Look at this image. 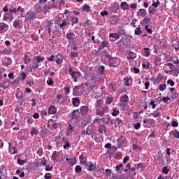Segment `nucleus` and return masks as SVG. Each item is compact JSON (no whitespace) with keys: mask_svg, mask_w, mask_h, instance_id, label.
<instances>
[{"mask_svg":"<svg viewBox=\"0 0 179 179\" xmlns=\"http://www.w3.org/2000/svg\"><path fill=\"white\" fill-rule=\"evenodd\" d=\"M69 73L71 75L75 83L78 82V79L82 76V73H80V72L73 71L72 67L69 69Z\"/></svg>","mask_w":179,"mask_h":179,"instance_id":"obj_1","label":"nucleus"},{"mask_svg":"<svg viewBox=\"0 0 179 179\" xmlns=\"http://www.w3.org/2000/svg\"><path fill=\"white\" fill-rule=\"evenodd\" d=\"M108 62L110 65V66H113V68H115V66H118V58L117 57H113L111 56H108Z\"/></svg>","mask_w":179,"mask_h":179,"instance_id":"obj_2","label":"nucleus"},{"mask_svg":"<svg viewBox=\"0 0 179 179\" xmlns=\"http://www.w3.org/2000/svg\"><path fill=\"white\" fill-rule=\"evenodd\" d=\"M127 145V138L125 136H122L117 139V148H122Z\"/></svg>","mask_w":179,"mask_h":179,"instance_id":"obj_3","label":"nucleus"},{"mask_svg":"<svg viewBox=\"0 0 179 179\" xmlns=\"http://www.w3.org/2000/svg\"><path fill=\"white\" fill-rule=\"evenodd\" d=\"M36 13L33 12V11H28L26 14H25V20H34V19H36Z\"/></svg>","mask_w":179,"mask_h":179,"instance_id":"obj_4","label":"nucleus"},{"mask_svg":"<svg viewBox=\"0 0 179 179\" xmlns=\"http://www.w3.org/2000/svg\"><path fill=\"white\" fill-rule=\"evenodd\" d=\"M136 164H133L131 165V168L128 171V174L130 176V177H134V176H136Z\"/></svg>","mask_w":179,"mask_h":179,"instance_id":"obj_5","label":"nucleus"},{"mask_svg":"<svg viewBox=\"0 0 179 179\" xmlns=\"http://www.w3.org/2000/svg\"><path fill=\"white\" fill-rule=\"evenodd\" d=\"M96 115H99V117H104V113H106V108H95Z\"/></svg>","mask_w":179,"mask_h":179,"instance_id":"obj_6","label":"nucleus"},{"mask_svg":"<svg viewBox=\"0 0 179 179\" xmlns=\"http://www.w3.org/2000/svg\"><path fill=\"white\" fill-rule=\"evenodd\" d=\"M80 111L82 115H86L89 113V107L87 106H83L80 107Z\"/></svg>","mask_w":179,"mask_h":179,"instance_id":"obj_7","label":"nucleus"},{"mask_svg":"<svg viewBox=\"0 0 179 179\" xmlns=\"http://www.w3.org/2000/svg\"><path fill=\"white\" fill-rule=\"evenodd\" d=\"M109 44L110 43L107 41H103L101 42L98 48V51H101L103 48H105L106 47H108Z\"/></svg>","mask_w":179,"mask_h":179,"instance_id":"obj_8","label":"nucleus"},{"mask_svg":"<svg viewBox=\"0 0 179 179\" xmlns=\"http://www.w3.org/2000/svg\"><path fill=\"white\" fill-rule=\"evenodd\" d=\"M56 61L55 62L58 64V65H61V64L62 62H64V56L62 55V54H58L57 56H56Z\"/></svg>","mask_w":179,"mask_h":179,"instance_id":"obj_9","label":"nucleus"},{"mask_svg":"<svg viewBox=\"0 0 179 179\" xmlns=\"http://www.w3.org/2000/svg\"><path fill=\"white\" fill-rule=\"evenodd\" d=\"M82 89V85L75 86L73 89V96H78L79 94V90Z\"/></svg>","mask_w":179,"mask_h":179,"instance_id":"obj_10","label":"nucleus"},{"mask_svg":"<svg viewBox=\"0 0 179 179\" xmlns=\"http://www.w3.org/2000/svg\"><path fill=\"white\" fill-rule=\"evenodd\" d=\"M115 171H117V173H122V171H125V167H124V164H120L119 165L116 166Z\"/></svg>","mask_w":179,"mask_h":179,"instance_id":"obj_11","label":"nucleus"},{"mask_svg":"<svg viewBox=\"0 0 179 179\" xmlns=\"http://www.w3.org/2000/svg\"><path fill=\"white\" fill-rule=\"evenodd\" d=\"M85 86H87V92H92V90H93L96 87V84H93V83H88L87 84H85Z\"/></svg>","mask_w":179,"mask_h":179,"instance_id":"obj_12","label":"nucleus"},{"mask_svg":"<svg viewBox=\"0 0 179 179\" xmlns=\"http://www.w3.org/2000/svg\"><path fill=\"white\" fill-rule=\"evenodd\" d=\"M122 122V120H120V118H116V119H113L112 120V125H115V127H118L120 125V124H121Z\"/></svg>","mask_w":179,"mask_h":179,"instance_id":"obj_13","label":"nucleus"},{"mask_svg":"<svg viewBox=\"0 0 179 179\" xmlns=\"http://www.w3.org/2000/svg\"><path fill=\"white\" fill-rule=\"evenodd\" d=\"M103 131L107 132V127L104 124H101L99 126L98 132L99 134H103Z\"/></svg>","mask_w":179,"mask_h":179,"instance_id":"obj_14","label":"nucleus"},{"mask_svg":"<svg viewBox=\"0 0 179 179\" xmlns=\"http://www.w3.org/2000/svg\"><path fill=\"white\" fill-rule=\"evenodd\" d=\"M120 8L124 10H129V5H128V3L125 1H123L120 3Z\"/></svg>","mask_w":179,"mask_h":179,"instance_id":"obj_15","label":"nucleus"},{"mask_svg":"<svg viewBox=\"0 0 179 179\" xmlns=\"http://www.w3.org/2000/svg\"><path fill=\"white\" fill-rule=\"evenodd\" d=\"M44 61V57H40V56H34V58L32 59L33 62H43Z\"/></svg>","mask_w":179,"mask_h":179,"instance_id":"obj_16","label":"nucleus"},{"mask_svg":"<svg viewBox=\"0 0 179 179\" xmlns=\"http://www.w3.org/2000/svg\"><path fill=\"white\" fill-rule=\"evenodd\" d=\"M66 37L69 41H71L72 40H75L76 35L73 32H69L66 34Z\"/></svg>","mask_w":179,"mask_h":179,"instance_id":"obj_17","label":"nucleus"},{"mask_svg":"<svg viewBox=\"0 0 179 179\" xmlns=\"http://www.w3.org/2000/svg\"><path fill=\"white\" fill-rule=\"evenodd\" d=\"M99 78H100V76L99 74H96L93 76L92 78H91L92 83H93L94 85H96V83L99 82Z\"/></svg>","mask_w":179,"mask_h":179,"instance_id":"obj_18","label":"nucleus"},{"mask_svg":"<svg viewBox=\"0 0 179 179\" xmlns=\"http://www.w3.org/2000/svg\"><path fill=\"white\" fill-rule=\"evenodd\" d=\"M12 64V59L10 57H5L4 58V66H9V65Z\"/></svg>","mask_w":179,"mask_h":179,"instance_id":"obj_19","label":"nucleus"},{"mask_svg":"<svg viewBox=\"0 0 179 179\" xmlns=\"http://www.w3.org/2000/svg\"><path fill=\"white\" fill-rule=\"evenodd\" d=\"M73 106L75 107H78L79 104H80V100L78 97L73 98L72 99Z\"/></svg>","mask_w":179,"mask_h":179,"instance_id":"obj_20","label":"nucleus"},{"mask_svg":"<svg viewBox=\"0 0 179 179\" xmlns=\"http://www.w3.org/2000/svg\"><path fill=\"white\" fill-rule=\"evenodd\" d=\"M57 108L55 106H51L48 108V114H56Z\"/></svg>","mask_w":179,"mask_h":179,"instance_id":"obj_21","label":"nucleus"},{"mask_svg":"<svg viewBox=\"0 0 179 179\" xmlns=\"http://www.w3.org/2000/svg\"><path fill=\"white\" fill-rule=\"evenodd\" d=\"M109 37L110 38H114L115 40H120V34L117 32L110 34Z\"/></svg>","mask_w":179,"mask_h":179,"instance_id":"obj_22","label":"nucleus"},{"mask_svg":"<svg viewBox=\"0 0 179 179\" xmlns=\"http://www.w3.org/2000/svg\"><path fill=\"white\" fill-rule=\"evenodd\" d=\"M146 15H148V13L145 9H140L137 13L138 16H146Z\"/></svg>","mask_w":179,"mask_h":179,"instance_id":"obj_23","label":"nucleus"},{"mask_svg":"<svg viewBox=\"0 0 179 179\" xmlns=\"http://www.w3.org/2000/svg\"><path fill=\"white\" fill-rule=\"evenodd\" d=\"M120 100L123 103H128V101H129V98L128 97V95L124 94L120 97Z\"/></svg>","mask_w":179,"mask_h":179,"instance_id":"obj_24","label":"nucleus"},{"mask_svg":"<svg viewBox=\"0 0 179 179\" xmlns=\"http://www.w3.org/2000/svg\"><path fill=\"white\" fill-rule=\"evenodd\" d=\"M104 103V101L103 99L97 100L95 103V108H100L101 106V104Z\"/></svg>","mask_w":179,"mask_h":179,"instance_id":"obj_25","label":"nucleus"},{"mask_svg":"<svg viewBox=\"0 0 179 179\" xmlns=\"http://www.w3.org/2000/svg\"><path fill=\"white\" fill-rule=\"evenodd\" d=\"M132 166H134V164L131 163H128L126 165V169H124V173H126V174H128V171H129V170H131V169L132 168Z\"/></svg>","mask_w":179,"mask_h":179,"instance_id":"obj_26","label":"nucleus"},{"mask_svg":"<svg viewBox=\"0 0 179 179\" xmlns=\"http://www.w3.org/2000/svg\"><path fill=\"white\" fill-rule=\"evenodd\" d=\"M87 170H88V171H93V170H96V164L90 163L87 166Z\"/></svg>","mask_w":179,"mask_h":179,"instance_id":"obj_27","label":"nucleus"},{"mask_svg":"<svg viewBox=\"0 0 179 179\" xmlns=\"http://www.w3.org/2000/svg\"><path fill=\"white\" fill-rule=\"evenodd\" d=\"M80 160L81 164H86V162H87V158L85 157H83V155H81L80 156Z\"/></svg>","mask_w":179,"mask_h":179,"instance_id":"obj_28","label":"nucleus"},{"mask_svg":"<svg viewBox=\"0 0 179 179\" xmlns=\"http://www.w3.org/2000/svg\"><path fill=\"white\" fill-rule=\"evenodd\" d=\"M30 134H31V136H33V135H37L38 134V130H37V129L36 127H31Z\"/></svg>","mask_w":179,"mask_h":179,"instance_id":"obj_29","label":"nucleus"},{"mask_svg":"<svg viewBox=\"0 0 179 179\" xmlns=\"http://www.w3.org/2000/svg\"><path fill=\"white\" fill-rule=\"evenodd\" d=\"M127 58L128 59H135V58H136V55L134 53V52H129Z\"/></svg>","mask_w":179,"mask_h":179,"instance_id":"obj_30","label":"nucleus"},{"mask_svg":"<svg viewBox=\"0 0 179 179\" xmlns=\"http://www.w3.org/2000/svg\"><path fill=\"white\" fill-rule=\"evenodd\" d=\"M171 134H172L174 138L179 139V131L177 129L173 130L172 131H171Z\"/></svg>","mask_w":179,"mask_h":179,"instance_id":"obj_31","label":"nucleus"},{"mask_svg":"<svg viewBox=\"0 0 179 179\" xmlns=\"http://www.w3.org/2000/svg\"><path fill=\"white\" fill-rule=\"evenodd\" d=\"M143 50H144L143 52L145 57H149L150 55V49H149V48H145Z\"/></svg>","mask_w":179,"mask_h":179,"instance_id":"obj_32","label":"nucleus"},{"mask_svg":"<svg viewBox=\"0 0 179 179\" xmlns=\"http://www.w3.org/2000/svg\"><path fill=\"white\" fill-rule=\"evenodd\" d=\"M167 89V85L166 84H160L159 86V90L160 92H164Z\"/></svg>","mask_w":179,"mask_h":179,"instance_id":"obj_33","label":"nucleus"},{"mask_svg":"<svg viewBox=\"0 0 179 179\" xmlns=\"http://www.w3.org/2000/svg\"><path fill=\"white\" fill-rule=\"evenodd\" d=\"M9 27V25L5 24L4 22H1L0 23V29L1 30V31H3V30H5V29Z\"/></svg>","mask_w":179,"mask_h":179,"instance_id":"obj_34","label":"nucleus"},{"mask_svg":"<svg viewBox=\"0 0 179 179\" xmlns=\"http://www.w3.org/2000/svg\"><path fill=\"white\" fill-rule=\"evenodd\" d=\"M20 26V20H15L13 22V27H15V29H17V27H19Z\"/></svg>","mask_w":179,"mask_h":179,"instance_id":"obj_35","label":"nucleus"},{"mask_svg":"<svg viewBox=\"0 0 179 179\" xmlns=\"http://www.w3.org/2000/svg\"><path fill=\"white\" fill-rule=\"evenodd\" d=\"M151 115L154 116V118H159V117H162V113L160 112H153L150 113Z\"/></svg>","mask_w":179,"mask_h":179,"instance_id":"obj_36","label":"nucleus"},{"mask_svg":"<svg viewBox=\"0 0 179 179\" xmlns=\"http://www.w3.org/2000/svg\"><path fill=\"white\" fill-rule=\"evenodd\" d=\"M143 24L148 26V24H149V23H150V18L145 17L143 20Z\"/></svg>","mask_w":179,"mask_h":179,"instance_id":"obj_37","label":"nucleus"},{"mask_svg":"<svg viewBox=\"0 0 179 179\" xmlns=\"http://www.w3.org/2000/svg\"><path fill=\"white\" fill-rule=\"evenodd\" d=\"M78 111H79V109L73 110V112L69 114V117L73 119L76 118V115H75V113H78Z\"/></svg>","mask_w":179,"mask_h":179,"instance_id":"obj_38","label":"nucleus"},{"mask_svg":"<svg viewBox=\"0 0 179 179\" xmlns=\"http://www.w3.org/2000/svg\"><path fill=\"white\" fill-rule=\"evenodd\" d=\"M141 33L142 30H141V26H139L135 29L134 34H136V36H139V34H141Z\"/></svg>","mask_w":179,"mask_h":179,"instance_id":"obj_39","label":"nucleus"},{"mask_svg":"<svg viewBox=\"0 0 179 179\" xmlns=\"http://www.w3.org/2000/svg\"><path fill=\"white\" fill-rule=\"evenodd\" d=\"M83 10L84 12H87V13H89V11L90 10V7L89 6V5L85 4V5H83Z\"/></svg>","mask_w":179,"mask_h":179,"instance_id":"obj_40","label":"nucleus"},{"mask_svg":"<svg viewBox=\"0 0 179 179\" xmlns=\"http://www.w3.org/2000/svg\"><path fill=\"white\" fill-rule=\"evenodd\" d=\"M137 170H141V171H143V164L139 163L136 165Z\"/></svg>","mask_w":179,"mask_h":179,"instance_id":"obj_41","label":"nucleus"},{"mask_svg":"<svg viewBox=\"0 0 179 179\" xmlns=\"http://www.w3.org/2000/svg\"><path fill=\"white\" fill-rule=\"evenodd\" d=\"M41 3H37L35 7L36 12H40L41 10Z\"/></svg>","mask_w":179,"mask_h":179,"instance_id":"obj_42","label":"nucleus"},{"mask_svg":"<svg viewBox=\"0 0 179 179\" xmlns=\"http://www.w3.org/2000/svg\"><path fill=\"white\" fill-rule=\"evenodd\" d=\"M66 26H68V22L65 20H63V22L59 24L60 28L64 30L63 27H66Z\"/></svg>","mask_w":179,"mask_h":179,"instance_id":"obj_43","label":"nucleus"},{"mask_svg":"<svg viewBox=\"0 0 179 179\" xmlns=\"http://www.w3.org/2000/svg\"><path fill=\"white\" fill-rule=\"evenodd\" d=\"M58 156H59V153H58L57 151H55L52 155V160H55Z\"/></svg>","mask_w":179,"mask_h":179,"instance_id":"obj_44","label":"nucleus"},{"mask_svg":"<svg viewBox=\"0 0 179 179\" xmlns=\"http://www.w3.org/2000/svg\"><path fill=\"white\" fill-rule=\"evenodd\" d=\"M145 30L150 34H152L153 33V31H152V28L149 27V25L145 26Z\"/></svg>","mask_w":179,"mask_h":179,"instance_id":"obj_45","label":"nucleus"},{"mask_svg":"<svg viewBox=\"0 0 179 179\" xmlns=\"http://www.w3.org/2000/svg\"><path fill=\"white\" fill-rule=\"evenodd\" d=\"M30 62H31V59L27 57V55H25V58L24 59V64H30Z\"/></svg>","mask_w":179,"mask_h":179,"instance_id":"obj_46","label":"nucleus"},{"mask_svg":"<svg viewBox=\"0 0 179 179\" xmlns=\"http://www.w3.org/2000/svg\"><path fill=\"white\" fill-rule=\"evenodd\" d=\"M170 171V169L167 167V166L163 167L162 169V173L163 174H167Z\"/></svg>","mask_w":179,"mask_h":179,"instance_id":"obj_47","label":"nucleus"},{"mask_svg":"<svg viewBox=\"0 0 179 179\" xmlns=\"http://www.w3.org/2000/svg\"><path fill=\"white\" fill-rule=\"evenodd\" d=\"M105 174H106L107 177H110L113 174V171L111 169H106Z\"/></svg>","mask_w":179,"mask_h":179,"instance_id":"obj_48","label":"nucleus"},{"mask_svg":"<svg viewBox=\"0 0 179 179\" xmlns=\"http://www.w3.org/2000/svg\"><path fill=\"white\" fill-rule=\"evenodd\" d=\"M152 6H154V8H157L159 6V5H160V1L159 0H156L153 1L152 2Z\"/></svg>","mask_w":179,"mask_h":179,"instance_id":"obj_49","label":"nucleus"},{"mask_svg":"<svg viewBox=\"0 0 179 179\" xmlns=\"http://www.w3.org/2000/svg\"><path fill=\"white\" fill-rule=\"evenodd\" d=\"M26 76H27L26 73H24V71H22V72L21 73L20 76L19 77V79H20L21 80H24V79H26Z\"/></svg>","mask_w":179,"mask_h":179,"instance_id":"obj_50","label":"nucleus"},{"mask_svg":"<svg viewBox=\"0 0 179 179\" xmlns=\"http://www.w3.org/2000/svg\"><path fill=\"white\" fill-rule=\"evenodd\" d=\"M150 106H152L153 109L156 108V102L152 99H150Z\"/></svg>","mask_w":179,"mask_h":179,"instance_id":"obj_51","label":"nucleus"},{"mask_svg":"<svg viewBox=\"0 0 179 179\" xmlns=\"http://www.w3.org/2000/svg\"><path fill=\"white\" fill-rule=\"evenodd\" d=\"M17 164L20 165V166H23V164H24V163H26V160H22L20 159V158H18L17 159Z\"/></svg>","mask_w":179,"mask_h":179,"instance_id":"obj_52","label":"nucleus"},{"mask_svg":"<svg viewBox=\"0 0 179 179\" xmlns=\"http://www.w3.org/2000/svg\"><path fill=\"white\" fill-rule=\"evenodd\" d=\"M72 22L73 23L71 24V25L73 26L74 23H78V22H79V18L78 17H73Z\"/></svg>","mask_w":179,"mask_h":179,"instance_id":"obj_53","label":"nucleus"},{"mask_svg":"<svg viewBox=\"0 0 179 179\" xmlns=\"http://www.w3.org/2000/svg\"><path fill=\"white\" fill-rule=\"evenodd\" d=\"M52 26H54V23H52V22L51 21H48L47 25H46L47 29H51Z\"/></svg>","mask_w":179,"mask_h":179,"instance_id":"obj_54","label":"nucleus"},{"mask_svg":"<svg viewBox=\"0 0 179 179\" xmlns=\"http://www.w3.org/2000/svg\"><path fill=\"white\" fill-rule=\"evenodd\" d=\"M114 101V99L113 97H108L106 99V104H111L112 101Z\"/></svg>","mask_w":179,"mask_h":179,"instance_id":"obj_55","label":"nucleus"},{"mask_svg":"<svg viewBox=\"0 0 179 179\" xmlns=\"http://www.w3.org/2000/svg\"><path fill=\"white\" fill-rule=\"evenodd\" d=\"M75 171H76V173H80V171H82V167L79 165H77L76 166Z\"/></svg>","mask_w":179,"mask_h":179,"instance_id":"obj_56","label":"nucleus"},{"mask_svg":"<svg viewBox=\"0 0 179 179\" xmlns=\"http://www.w3.org/2000/svg\"><path fill=\"white\" fill-rule=\"evenodd\" d=\"M70 57H73V58H76V57H78V52L75 51H71Z\"/></svg>","mask_w":179,"mask_h":179,"instance_id":"obj_57","label":"nucleus"},{"mask_svg":"<svg viewBox=\"0 0 179 179\" xmlns=\"http://www.w3.org/2000/svg\"><path fill=\"white\" fill-rule=\"evenodd\" d=\"M90 127L88 126V127L87 128V130L86 131H83V134H86V135H88V136H90L92 135V131L89 129Z\"/></svg>","mask_w":179,"mask_h":179,"instance_id":"obj_58","label":"nucleus"},{"mask_svg":"<svg viewBox=\"0 0 179 179\" xmlns=\"http://www.w3.org/2000/svg\"><path fill=\"white\" fill-rule=\"evenodd\" d=\"M47 84L48 85V86H52V85H54V80H52V78H50L47 81Z\"/></svg>","mask_w":179,"mask_h":179,"instance_id":"obj_59","label":"nucleus"},{"mask_svg":"<svg viewBox=\"0 0 179 179\" xmlns=\"http://www.w3.org/2000/svg\"><path fill=\"white\" fill-rule=\"evenodd\" d=\"M177 97H178V93H177V92L172 93L171 99L173 100H175V99H177Z\"/></svg>","mask_w":179,"mask_h":179,"instance_id":"obj_60","label":"nucleus"},{"mask_svg":"<svg viewBox=\"0 0 179 179\" xmlns=\"http://www.w3.org/2000/svg\"><path fill=\"white\" fill-rule=\"evenodd\" d=\"M176 51L179 50V41H177L174 45H173Z\"/></svg>","mask_w":179,"mask_h":179,"instance_id":"obj_61","label":"nucleus"},{"mask_svg":"<svg viewBox=\"0 0 179 179\" xmlns=\"http://www.w3.org/2000/svg\"><path fill=\"white\" fill-rule=\"evenodd\" d=\"M44 178H45V179H51V178H52V176H51V173H47L45 175Z\"/></svg>","mask_w":179,"mask_h":179,"instance_id":"obj_62","label":"nucleus"},{"mask_svg":"<svg viewBox=\"0 0 179 179\" xmlns=\"http://www.w3.org/2000/svg\"><path fill=\"white\" fill-rule=\"evenodd\" d=\"M131 71L134 73H139V69L136 67H134Z\"/></svg>","mask_w":179,"mask_h":179,"instance_id":"obj_63","label":"nucleus"},{"mask_svg":"<svg viewBox=\"0 0 179 179\" xmlns=\"http://www.w3.org/2000/svg\"><path fill=\"white\" fill-rule=\"evenodd\" d=\"M174 15H176V16H179V8L174 10Z\"/></svg>","mask_w":179,"mask_h":179,"instance_id":"obj_64","label":"nucleus"}]
</instances>
